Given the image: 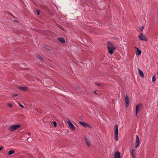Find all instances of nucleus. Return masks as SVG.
<instances>
[{
  "label": "nucleus",
  "mask_w": 158,
  "mask_h": 158,
  "mask_svg": "<svg viewBox=\"0 0 158 158\" xmlns=\"http://www.w3.org/2000/svg\"><path fill=\"white\" fill-rule=\"evenodd\" d=\"M139 39L142 40L147 41L148 39L146 37L145 35L143 34L142 33H140V35L139 36Z\"/></svg>",
  "instance_id": "4"
},
{
  "label": "nucleus",
  "mask_w": 158,
  "mask_h": 158,
  "mask_svg": "<svg viewBox=\"0 0 158 158\" xmlns=\"http://www.w3.org/2000/svg\"><path fill=\"white\" fill-rule=\"evenodd\" d=\"M58 40L62 43H64L65 42V40L64 38H62L60 37L58 39Z\"/></svg>",
  "instance_id": "14"
},
{
  "label": "nucleus",
  "mask_w": 158,
  "mask_h": 158,
  "mask_svg": "<svg viewBox=\"0 0 158 158\" xmlns=\"http://www.w3.org/2000/svg\"><path fill=\"white\" fill-rule=\"evenodd\" d=\"M7 106L10 108L12 107V105L10 103L8 104L7 105Z\"/></svg>",
  "instance_id": "26"
},
{
  "label": "nucleus",
  "mask_w": 158,
  "mask_h": 158,
  "mask_svg": "<svg viewBox=\"0 0 158 158\" xmlns=\"http://www.w3.org/2000/svg\"><path fill=\"white\" fill-rule=\"evenodd\" d=\"M143 29H144V27H143V26H142V27H141V29H140V30H141V31H143Z\"/></svg>",
  "instance_id": "27"
},
{
  "label": "nucleus",
  "mask_w": 158,
  "mask_h": 158,
  "mask_svg": "<svg viewBox=\"0 0 158 158\" xmlns=\"http://www.w3.org/2000/svg\"><path fill=\"white\" fill-rule=\"evenodd\" d=\"M157 75H158V72L157 73Z\"/></svg>",
  "instance_id": "39"
},
{
  "label": "nucleus",
  "mask_w": 158,
  "mask_h": 158,
  "mask_svg": "<svg viewBox=\"0 0 158 158\" xmlns=\"http://www.w3.org/2000/svg\"><path fill=\"white\" fill-rule=\"evenodd\" d=\"M28 134L29 135H31V134L30 133H28Z\"/></svg>",
  "instance_id": "31"
},
{
  "label": "nucleus",
  "mask_w": 158,
  "mask_h": 158,
  "mask_svg": "<svg viewBox=\"0 0 158 158\" xmlns=\"http://www.w3.org/2000/svg\"><path fill=\"white\" fill-rule=\"evenodd\" d=\"M37 57L41 61H42L43 60V58L40 55L38 56Z\"/></svg>",
  "instance_id": "20"
},
{
  "label": "nucleus",
  "mask_w": 158,
  "mask_h": 158,
  "mask_svg": "<svg viewBox=\"0 0 158 158\" xmlns=\"http://www.w3.org/2000/svg\"><path fill=\"white\" fill-rule=\"evenodd\" d=\"M139 145V140L138 136L136 135V142L135 145V148H136Z\"/></svg>",
  "instance_id": "6"
},
{
  "label": "nucleus",
  "mask_w": 158,
  "mask_h": 158,
  "mask_svg": "<svg viewBox=\"0 0 158 158\" xmlns=\"http://www.w3.org/2000/svg\"><path fill=\"white\" fill-rule=\"evenodd\" d=\"M114 136L115 140L118 141V126L117 124H116L114 126Z\"/></svg>",
  "instance_id": "2"
},
{
  "label": "nucleus",
  "mask_w": 158,
  "mask_h": 158,
  "mask_svg": "<svg viewBox=\"0 0 158 158\" xmlns=\"http://www.w3.org/2000/svg\"><path fill=\"white\" fill-rule=\"evenodd\" d=\"M125 101L126 102V106L127 107L129 105V97L127 95L125 96Z\"/></svg>",
  "instance_id": "9"
},
{
  "label": "nucleus",
  "mask_w": 158,
  "mask_h": 158,
  "mask_svg": "<svg viewBox=\"0 0 158 158\" xmlns=\"http://www.w3.org/2000/svg\"><path fill=\"white\" fill-rule=\"evenodd\" d=\"M135 48L136 49H137V48H137V47H135Z\"/></svg>",
  "instance_id": "33"
},
{
  "label": "nucleus",
  "mask_w": 158,
  "mask_h": 158,
  "mask_svg": "<svg viewBox=\"0 0 158 158\" xmlns=\"http://www.w3.org/2000/svg\"><path fill=\"white\" fill-rule=\"evenodd\" d=\"M132 157H133V158H135V156H132Z\"/></svg>",
  "instance_id": "34"
},
{
  "label": "nucleus",
  "mask_w": 158,
  "mask_h": 158,
  "mask_svg": "<svg viewBox=\"0 0 158 158\" xmlns=\"http://www.w3.org/2000/svg\"><path fill=\"white\" fill-rule=\"evenodd\" d=\"M114 158H121L120 153L119 151L115 152L114 154Z\"/></svg>",
  "instance_id": "10"
},
{
  "label": "nucleus",
  "mask_w": 158,
  "mask_h": 158,
  "mask_svg": "<svg viewBox=\"0 0 158 158\" xmlns=\"http://www.w3.org/2000/svg\"><path fill=\"white\" fill-rule=\"evenodd\" d=\"M135 151V150L134 149H133L131 150V154L132 155V156H134V153Z\"/></svg>",
  "instance_id": "17"
},
{
  "label": "nucleus",
  "mask_w": 158,
  "mask_h": 158,
  "mask_svg": "<svg viewBox=\"0 0 158 158\" xmlns=\"http://www.w3.org/2000/svg\"><path fill=\"white\" fill-rule=\"evenodd\" d=\"M20 127L21 125L19 124L13 125L10 127L8 128V130L10 131H12L15 130L18 128Z\"/></svg>",
  "instance_id": "3"
},
{
  "label": "nucleus",
  "mask_w": 158,
  "mask_h": 158,
  "mask_svg": "<svg viewBox=\"0 0 158 158\" xmlns=\"http://www.w3.org/2000/svg\"><path fill=\"white\" fill-rule=\"evenodd\" d=\"M19 106L21 107L22 108H25V107L23 105L21 104L20 103H19Z\"/></svg>",
  "instance_id": "24"
},
{
  "label": "nucleus",
  "mask_w": 158,
  "mask_h": 158,
  "mask_svg": "<svg viewBox=\"0 0 158 158\" xmlns=\"http://www.w3.org/2000/svg\"><path fill=\"white\" fill-rule=\"evenodd\" d=\"M58 28H60V29L62 30L63 31H64V28L60 25H58Z\"/></svg>",
  "instance_id": "21"
},
{
  "label": "nucleus",
  "mask_w": 158,
  "mask_h": 158,
  "mask_svg": "<svg viewBox=\"0 0 158 158\" xmlns=\"http://www.w3.org/2000/svg\"><path fill=\"white\" fill-rule=\"evenodd\" d=\"M28 156L30 158H35V156L33 155H32L31 154H28Z\"/></svg>",
  "instance_id": "19"
},
{
  "label": "nucleus",
  "mask_w": 158,
  "mask_h": 158,
  "mask_svg": "<svg viewBox=\"0 0 158 158\" xmlns=\"http://www.w3.org/2000/svg\"><path fill=\"white\" fill-rule=\"evenodd\" d=\"M36 10V11L38 15H39L40 14V11H39L38 10Z\"/></svg>",
  "instance_id": "25"
},
{
  "label": "nucleus",
  "mask_w": 158,
  "mask_h": 158,
  "mask_svg": "<svg viewBox=\"0 0 158 158\" xmlns=\"http://www.w3.org/2000/svg\"><path fill=\"white\" fill-rule=\"evenodd\" d=\"M68 121H67V122L70 127L71 129L73 130H75V128L73 124L69 121V119H68Z\"/></svg>",
  "instance_id": "7"
},
{
  "label": "nucleus",
  "mask_w": 158,
  "mask_h": 158,
  "mask_svg": "<svg viewBox=\"0 0 158 158\" xmlns=\"http://www.w3.org/2000/svg\"><path fill=\"white\" fill-rule=\"evenodd\" d=\"M141 51L139 49V48H137V50L136 52V54L137 55L139 56L140 55L141 53Z\"/></svg>",
  "instance_id": "15"
},
{
  "label": "nucleus",
  "mask_w": 158,
  "mask_h": 158,
  "mask_svg": "<svg viewBox=\"0 0 158 158\" xmlns=\"http://www.w3.org/2000/svg\"><path fill=\"white\" fill-rule=\"evenodd\" d=\"M138 69L139 75L142 77L143 78L144 77V75L143 72L141 71L138 68Z\"/></svg>",
  "instance_id": "13"
},
{
  "label": "nucleus",
  "mask_w": 158,
  "mask_h": 158,
  "mask_svg": "<svg viewBox=\"0 0 158 158\" xmlns=\"http://www.w3.org/2000/svg\"><path fill=\"white\" fill-rule=\"evenodd\" d=\"M48 50H49L50 51H51V50H50V49H48Z\"/></svg>",
  "instance_id": "38"
},
{
  "label": "nucleus",
  "mask_w": 158,
  "mask_h": 158,
  "mask_svg": "<svg viewBox=\"0 0 158 158\" xmlns=\"http://www.w3.org/2000/svg\"><path fill=\"white\" fill-rule=\"evenodd\" d=\"M12 95L14 97H15L18 95V94H12Z\"/></svg>",
  "instance_id": "28"
},
{
  "label": "nucleus",
  "mask_w": 158,
  "mask_h": 158,
  "mask_svg": "<svg viewBox=\"0 0 158 158\" xmlns=\"http://www.w3.org/2000/svg\"><path fill=\"white\" fill-rule=\"evenodd\" d=\"M107 47L109 53L110 54H112L114 52V51L115 49V46L110 41H108L107 42Z\"/></svg>",
  "instance_id": "1"
},
{
  "label": "nucleus",
  "mask_w": 158,
  "mask_h": 158,
  "mask_svg": "<svg viewBox=\"0 0 158 158\" xmlns=\"http://www.w3.org/2000/svg\"><path fill=\"white\" fill-rule=\"evenodd\" d=\"M79 122L82 125L85 127H90V126L87 123L85 122L81 121H80Z\"/></svg>",
  "instance_id": "12"
},
{
  "label": "nucleus",
  "mask_w": 158,
  "mask_h": 158,
  "mask_svg": "<svg viewBox=\"0 0 158 158\" xmlns=\"http://www.w3.org/2000/svg\"><path fill=\"white\" fill-rule=\"evenodd\" d=\"M94 93H95V94H97V93L95 91H94Z\"/></svg>",
  "instance_id": "30"
},
{
  "label": "nucleus",
  "mask_w": 158,
  "mask_h": 158,
  "mask_svg": "<svg viewBox=\"0 0 158 158\" xmlns=\"http://www.w3.org/2000/svg\"><path fill=\"white\" fill-rule=\"evenodd\" d=\"M112 25H111V26H110V28H111V27H112Z\"/></svg>",
  "instance_id": "36"
},
{
  "label": "nucleus",
  "mask_w": 158,
  "mask_h": 158,
  "mask_svg": "<svg viewBox=\"0 0 158 158\" xmlns=\"http://www.w3.org/2000/svg\"><path fill=\"white\" fill-rule=\"evenodd\" d=\"M15 151L13 150H11L9 151L8 152V154L9 155L13 154L15 152Z\"/></svg>",
  "instance_id": "16"
},
{
  "label": "nucleus",
  "mask_w": 158,
  "mask_h": 158,
  "mask_svg": "<svg viewBox=\"0 0 158 158\" xmlns=\"http://www.w3.org/2000/svg\"><path fill=\"white\" fill-rule=\"evenodd\" d=\"M84 139L85 141V142L87 145L89 147H90V141L89 140V139L88 137L86 136V135H85L84 137Z\"/></svg>",
  "instance_id": "8"
},
{
  "label": "nucleus",
  "mask_w": 158,
  "mask_h": 158,
  "mask_svg": "<svg viewBox=\"0 0 158 158\" xmlns=\"http://www.w3.org/2000/svg\"><path fill=\"white\" fill-rule=\"evenodd\" d=\"M142 106V105L141 103H139L137 105L136 107V110L135 113L136 115L137 116V114L139 112V110Z\"/></svg>",
  "instance_id": "5"
},
{
  "label": "nucleus",
  "mask_w": 158,
  "mask_h": 158,
  "mask_svg": "<svg viewBox=\"0 0 158 158\" xmlns=\"http://www.w3.org/2000/svg\"><path fill=\"white\" fill-rule=\"evenodd\" d=\"M46 48V49H48V48Z\"/></svg>",
  "instance_id": "37"
},
{
  "label": "nucleus",
  "mask_w": 158,
  "mask_h": 158,
  "mask_svg": "<svg viewBox=\"0 0 158 158\" xmlns=\"http://www.w3.org/2000/svg\"><path fill=\"white\" fill-rule=\"evenodd\" d=\"M2 147H0V150H1L2 149Z\"/></svg>",
  "instance_id": "32"
},
{
  "label": "nucleus",
  "mask_w": 158,
  "mask_h": 158,
  "mask_svg": "<svg viewBox=\"0 0 158 158\" xmlns=\"http://www.w3.org/2000/svg\"><path fill=\"white\" fill-rule=\"evenodd\" d=\"M52 123L55 127H56L57 126L56 123V122L54 121Z\"/></svg>",
  "instance_id": "23"
},
{
  "label": "nucleus",
  "mask_w": 158,
  "mask_h": 158,
  "mask_svg": "<svg viewBox=\"0 0 158 158\" xmlns=\"http://www.w3.org/2000/svg\"><path fill=\"white\" fill-rule=\"evenodd\" d=\"M156 78L155 77V76L154 75L152 77V81L153 82H155V81H156Z\"/></svg>",
  "instance_id": "22"
},
{
  "label": "nucleus",
  "mask_w": 158,
  "mask_h": 158,
  "mask_svg": "<svg viewBox=\"0 0 158 158\" xmlns=\"http://www.w3.org/2000/svg\"><path fill=\"white\" fill-rule=\"evenodd\" d=\"M111 28H112V30H113V28H112V27Z\"/></svg>",
  "instance_id": "40"
},
{
  "label": "nucleus",
  "mask_w": 158,
  "mask_h": 158,
  "mask_svg": "<svg viewBox=\"0 0 158 158\" xmlns=\"http://www.w3.org/2000/svg\"><path fill=\"white\" fill-rule=\"evenodd\" d=\"M19 89L23 91H27L28 89V88L27 87L20 86L19 87Z\"/></svg>",
  "instance_id": "11"
},
{
  "label": "nucleus",
  "mask_w": 158,
  "mask_h": 158,
  "mask_svg": "<svg viewBox=\"0 0 158 158\" xmlns=\"http://www.w3.org/2000/svg\"><path fill=\"white\" fill-rule=\"evenodd\" d=\"M27 141L28 142H31L32 140V139L31 137H29L27 139Z\"/></svg>",
  "instance_id": "18"
},
{
  "label": "nucleus",
  "mask_w": 158,
  "mask_h": 158,
  "mask_svg": "<svg viewBox=\"0 0 158 158\" xmlns=\"http://www.w3.org/2000/svg\"><path fill=\"white\" fill-rule=\"evenodd\" d=\"M115 39L116 40H118V38H115Z\"/></svg>",
  "instance_id": "29"
},
{
  "label": "nucleus",
  "mask_w": 158,
  "mask_h": 158,
  "mask_svg": "<svg viewBox=\"0 0 158 158\" xmlns=\"http://www.w3.org/2000/svg\"><path fill=\"white\" fill-rule=\"evenodd\" d=\"M97 85L98 86H100V85L98 84H97Z\"/></svg>",
  "instance_id": "35"
}]
</instances>
